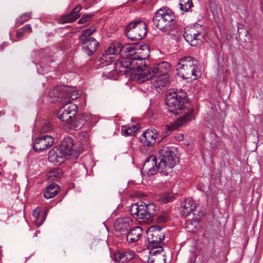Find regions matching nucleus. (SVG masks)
<instances>
[{
  "label": "nucleus",
  "mask_w": 263,
  "mask_h": 263,
  "mask_svg": "<svg viewBox=\"0 0 263 263\" xmlns=\"http://www.w3.org/2000/svg\"><path fill=\"white\" fill-rule=\"evenodd\" d=\"M68 125L70 129L77 130L80 129L84 125V123H82V121L79 116H78L76 117L75 116L71 119Z\"/></svg>",
  "instance_id": "31"
},
{
  "label": "nucleus",
  "mask_w": 263,
  "mask_h": 263,
  "mask_svg": "<svg viewBox=\"0 0 263 263\" xmlns=\"http://www.w3.org/2000/svg\"><path fill=\"white\" fill-rule=\"evenodd\" d=\"M159 167L164 169L165 176H167L171 170L176 165L177 157L168 146L162 147L159 151Z\"/></svg>",
  "instance_id": "8"
},
{
  "label": "nucleus",
  "mask_w": 263,
  "mask_h": 263,
  "mask_svg": "<svg viewBox=\"0 0 263 263\" xmlns=\"http://www.w3.org/2000/svg\"><path fill=\"white\" fill-rule=\"evenodd\" d=\"M117 78V76H115V78H114L115 79H116Z\"/></svg>",
  "instance_id": "47"
},
{
  "label": "nucleus",
  "mask_w": 263,
  "mask_h": 263,
  "mask_svg": "<svg viewBox=\"0 0 263 263\" xmlns=\"http://www.w3.org/2000/svg\"><path fill=\"white\" fill-rule=\"evenodd\" d=\"M62 105L63 108L58 112V118L61 121L65 122L68 124L70 120L77 114L78 107L75 104H71L68 106Z\"/></svg>",
  "instance_id": "12"
},
{
  "label": "nucleus",
  "mask_w": 263,
  "mask_h": 263,
  "mask_svg": "<svg viewBox=\"0 0 263 263\" xmlns=\"http://www.w3.org/2000/svg\"><path fill=\"white\" fill-rule=\"evenodd\" d=\"M142 232L143 229L140 227H131L121 239L122 240L125 239L129 243H133L139 240Z\"/></svg>",
  "instance_id": "20"
},
{
  "label": "nucleus",
  "mask_w": 263,
  "mask_h": 263,
  "mask_svg": "<svg viewBox=\"0 0 263 263\" xmlns=\"http://www.w3.org/2000/svg\"><path fill=\"white\" fill-rule=\"evenodd\" d=\"M52 130V126L51 123L46 122L44 123L41 127L40 132L42 133L50 132Z\"/></svg>",
  "instance_id": "39"
},
{
  "label": "nucleus",
  "mask_w": 263,
  "mask_h": 263,
  "mask_svg": "<svg viewBox=\"0 0 263 263\" xmlns=\"http://www.w3.org/2000/svg\"><path fill=\"white\" fill-rule=\"evenodd\" d=\"M82 9L81 5H76L68 14L62 15L61 21L62 24L71 23L80 17L79 12Z\"/></svg>",
  "instance_id": "23"
},
{
  "label": "nucleus",
  "mask_w": 263,
  "mask_h": 263,
  "mask_svg": "<svg viewBox=\"0 0 263 263\" xmlns=\"http://www.w3.org/2000/svg\"><path fill=\"white\" fill-rule=\"evenodd\" d=\"M180 8L184 12H189L193 6L192 0H180Z\"/></svg>",
  "instance_id": "34"
},
{
  "label": "nucleus",
  "mask_w": 263,
  "mask_h": 263,
  "mask_svg": "<svg viewBox=\"0 0 263 263\" xmlns=\"http://www.w3.org/2000/svg\"><path fill=\"white\" fill-rule=\"evenodd\" d=\"M79 97V93L76 91L71 92H65L64 90V100H62V105H70L72 104L71 101L77 99Z\"/></svg>",
  "instance_id": "29"
},
{
  "label": "nucleus",
  "mask_w": 263,
  "mask_h": 263,
  "mask_svg": "<svg viewBox=\"0 0 263 263\" xmlns=\"http://www.w3.org/2000/svg\"><path fill=\"white\" fill-rule=\"evenodd\" d=\"M94 26H91L81 32L78 39L81 43L82 49L88 55H91L97 49L99 42L91 35L95 31Z\"/></svg>",
  "instance_id": "6"
},
{
  "label": "nucleus",
  "mask_w": 263,
  "mask_h": 263,
  "mask_svg": "<svg viewBox=\"0 0 263 263\" xmlns=\"http://www.w3.org/2000/svg\"><path fill=\"white\" fill-rule=\"evenodd\" d=\"M24 34H25L24 31H23L22 29H18V30L17 31V32L16 33V36L17 37H22V36H23Z\"/></svg>",
  "instance_id": "44"
},
{
  "label": "nucleus",
  "mask_w": 263,
  "mask_h": 263,
  "mask_svg": "<svg viewBox=\"0 0 263 263\" xmlns=\"http://www.w3.org/2000/svg\"><path fill=\"white\" fill-rule=\"evenodd\" d=\"M141 66L142 68L139 70L138 73H135V79L139 83H142L155 75L167 76L170 69L169 63L164 61L152 67L147 66L145 63Z\"/></svg>",
  "instance_id": "4"
},
{
  "label": "nucleus",
  "mask_w": 263,
  "mask_h": 263,
  "mask_svg": "<svg viewBox=\"0 0 263 263\" xmlns=\"http://www.w3.org/2000/svg\"><path fill=\"white\" fill-rule=\"evenodd\" d=\"M134 257V253L133 251H125L122 253H119L118 258L122 263L126 262L127 261L132 260Z\"/></svg>",
  "instance_id": "32"
},
{
  "label": "nucleus",
  "mask_w": 263,
  "mask_h": 263,
  "mask_svg": "<svg viewBox=\"0 0 263 263\" xmlns=\"http://www.w3.org/2000/svg\"><path fill=\"white\" fill-rule=\"evenodd\" d=\"M125 33L131 41L140 40L146 35V24L142 20L133 21L126 27Z\"/></svg>",
  "instance_id": "9"
},
{
  "label": "nucleus",
  "mask_w": 263,
  "mask_h": 263,
  "mask_svg": "<svg viewBox=\"0 0 263 263\" xmlns=\"http://www.w3.org/2000/svg\"><path fill=\"white\" fill-rule=\"evenodd\" d=\"M140 202H136L132 204L129 209V211L131 215L135 216L136 218H140V209H141Z\"/></svg>",
  "instance_id": "33"
},
{
  "label": "nucleus",
  "mask_w": 263,
  "mask_h": 263,
  "mask_svg": "<svg viewBox=\"0 0 263 263\" xmlns=\"http://www.w3.org/2000/svg\"><path fill=\"white\" fill-rule=\"evenodd\" d=\"M178 139L179 140H182L183 139V135H179L178 136Z\"/></svg>",
  "instance_id": "46"
},
{
  "label": "nucleus",
  "mask_w": 263,
  "mask_h": 263,
  "mask_svg": "<svg viewBox=\"0 0 263 263\" xmlns=\"http://www.w3.org/2000/svg\"><path fill=\"white\" fill-rule=\"evenodd\" d=\"M77 138L82 144L83 149L87 148L90 144L89 135L87 132H79L77 133Z\"/></svg>",
  "instance_id": "27"
},
{
  "label": "nucleus",
  "mask_w": 263,
  "mask_h": 263,
  "mask_svg": "<svg viewBox=\"0 0 263 263\" xmlns=\"http://www.w3.org/2000/svg\"><path fill=\"white\" fill-rule=\"evenodd\" d=\"M180 213L182 216L185 217L189 215L191 213H193L195 216H197L199 218L204 216V213H201V214H198L197 213V209H196V205L194 201L191 198H187L184 200L181 204Z\"/></svg>",
  "instance_id": "17"
},
{
  "label": "nucleus",
  "mask_w": 263,
  "mask_h": 263,
  "mask_svg": "<svg viewBox=\"0 0 263 263\" xmlns=\"http://www.w3.org/2000/svg\"><path fill=\"white\" fill-rule=\"evenodd\" d=\"M132 220L128 217H120L117 218L114 224V228L117 233V236L121 238L127 233L128 230L132 227Z\"/></svg>",
  "instance_id": "13"
},
{
  "label": "nucleus",
  "mask_w": 263,
  "mask_h": 263,
  "mask_svg": "<svg viewBox=\"0 0 263 263\" xmlns=\"http://www.w3.org/2000/svg\"><path fill=\"white\" fill-rule=\"evenodd\" d=\"M31 18V13H25L22 14L18 18H17L16 21V27H18L20 25L23 24L24 23L28 21Z\"/></svg>",
  "instance_id": "35"
},
{
  "label": "nucleus",
  "mask_w": 263,
  "mask_h": 263,
  "mask_svg": "<svg viewBox=\"0 0 263 263\" xmlns=\"http://www.w3.org/2000/svg\"><path fill=\"white\" fill-rule=\"evenodd\" d=\"M211 134H213L214 136L215 135V134L211 133Z\"/></svg>",
  "instance_id": "48"
},
{
  "label": "nucleus",
  "mask_w": 263,
  "mask_h": 263,
  "mask_svg": "<svg viewBox=\"0 0 263 263\" xmlns=\"http://www.w3.org/2000/svg\"><path fill=\"white\" fill-rule=\"evenodd\" d=\"M21 29H22V30L24 31V33H31L32 31V28L30 25L29 24L26 25L23 28H22Z\"/></svg>",
  "instance_id": "41"
},
{
  "label": "nucleus",
  "mask_w": 263,
  "mask_h": 263,
  "mask_svg": "<svg viewBox=\"0 0 263 263\" xmlns=\"http://www.w3.org/2000/svg\"><path fill=\"white\" fill-rule=\"evenodd\" d=\"M205 35L203 28L199 24L186 27L183 33L186 41L193 46L201 45L204 42Z\"/></svg>",
  "instance_id": "7"
},
{
  "label": "nucleus",
  "mask_w": 263,
  "mask_h": 263,
  "mask_svg": "<svg viewBox=\"0 0 263 263\" xmlns=\"http://www.w3.org/2000/svg\"><path fill=\"white\" fill-rule=\"evenodd\" d=\"M157 220L158 222H165L166 221L167 218L165 216L162 215V216H158L157 218Z\"/></svg>",
  "instance_id": "43"
},
{
  "label": "nucleus",
  "mask_w": 263,
  "mask_h": 263,
  "mask_svg": "<svg viewBox=\"0 0 263 263\" xmlns=\"http://www.w3.org/2000/svg\"><path fill=\"white\" fill-rule=\"evenodd\" d=\"M140 128V126L139 124L132 125L129 127L122 126L121 127V133L124 136H134Z\"/></svg>",
  "instance_id": "30"
},
{
  "label": "nucleus",
  "mask_w": 263,
  "mask_h": 263,
  "mask_svg": "<svg viewBox=\"0 0 263 263\" xmlns=\"http://www.w3.org/2000/svg\"><path fill=\"white\" fill-rule=\"evenodd\" d=\"M120 49L117 48L116 44H111L107 49L105 50L99 59L101 64L108 65L115 60V56L120 53Z\"/></svg>",
  "instance_id": "15"
},
{
  "label": "nucleus",
  "mask_w": 263,
  "mask_h": 263,
  "mask_svg": "<svg viewBox=\"0 0 263 263\" xmlns=\"http://www.w3.org/2000/svg\"><path fill=\"white\" fill-rule=\"evenodd\" d=\"M154 25L162 32L168 34L175 27V17L167 8H161L155 13L153 18Z\"/></svg>",
  "instance_id": "3"
},
{
  "label": "nucleus",
  "mask_w": 263,
  "mask_h": 263,
  "mask_svg": "<svg viewBox=\"0 0 263 263\" xmlns=\"http://www.w3.org/2000/svg\"><path fill=\"white\" fill-rule=\"evenodd\" d=\"M66 156V155L62 151H61L58 146L52 148L48 153V159L52 163H63L65 159Z\"/></svg>",
  "instance_id": "22"
},
{
  "label": "nucleus",
  "mask_w": 263,
  "mask_h": 263,
  "mask_svg": "<svg viewBox=\"0 0 263 263\" xmlns=\"http://www.w3.org/2000/svg\"><path fill=\"white\" fill-rule=\"evenodd\" d=\"M74 145L73 140L67 137L65 138L62 141L59 146L61 151L66 155V156H73V157H78L79 154L76 152L75 150L73 148Z\"/></svg>",
  "instance_id": "19"
},
{
  "label": "nucleus",
  "mask_w": 263,
  "mask_h": 263,
  "mask_svg": "<svg viewBox=\"0 0 263 263\" xmlns=\"http://www.w3.org/2000/svg\"><path fill=\"white\" fill-rule=\"evenodd\" d=\"M147 259L148 263H165L166 258L162 247L151 249Z\"/></svg>",
  "instance_id": "21"
},
{
  "label": "nucleus",
  "mask_w": 263,
  "mask_h": 263,
  "mask_svg": "<svg viewBox=\"0 0 263 263\" xmlns=\"http://www.w3.org/2000/svg\"><path fill=\"white\" fill-rule=\"evenodd\" d=\"M82 9L81 5H76L68 14L62 15L61 21L62 24L71 23L80 17L79 12Z\"/></svg>",
  "instance_id": "24"
},
{
  "label": "nucleus",
  "mask_w": 263,
  "mask_h": 263,
  "mask_svg": "<svg viewBox=\"0 0 263 263\" xmlns=\"http://www.w3.org/2000/svg\"><path fill=\"white\" fill-rule=\"evenodd\" d=\"M186 92L182 90L170 91L166 96V104L169 112L180 115L174 123L166 125L163 132L165 137L170 135L174 130L190 121L193 116V108L185 105L186 102Z\"/></svg>",
  "instance_id": "2"
},
{
  "label": "nucleus",
  "mask_w": 263,
  "mask_h": 263,
  "mask_svg": "<svg viewBox=\"0 0 263 263\" xmlns=\"http://www.w3.org/2000/svg\"><path fill=\"white\" fill-rule=\"evenodd\" d=\"M62 175V171L60 168H55L52 170L49 175V177H52V180H55L60 179Z\"/></svg>",
  "instance_id": "36"
},
{
  "label": "nucleus",
  "mask_w": 263,
  "mask_h": 263,
  "mask_svg": "<svg viewBox=\"0 0 263 263\" xmlns=\"http://www.w3.org/2000/svg\"><path fill=\"white\" fill-rule=\"evenodd\" d=\"M54 143V138L51 135H44L37 138L33 143V148L36 152H40L48 148Z\"/></svg>",
  "instance_id": "16"
},
{
  "label": "nucleus",
  "mask_w": 263,
  "mask_h": 263,
  "mask_svg": "<svg viewBox=\"0 0 263 263\" xmlns=\"http://www.w3.org/2000/svg\"><path fill=\"white\" fill-rule=\"evenodd\" d=\"M117 48L121 50L120 53L125 57L119 59L115 64V71L118 74H124L132 70L133 72L138 73L145 63V60L149 55L148 46L143 43L129 44L123 46L121 44L115 43Z\"/></svg>",
  "instance_id": "1"
},
{
  "label": "nucleus",
  "mask_w": 263,
  "mask_h": 263,
  "mask_svg": "<svg viewBox=\"0 0 263 263\" xmlns=\"http://www.w3.org/2000/svg\"><path fill=\"white\" fill-rule=\"evenodd\" d=\"M170 83V81L167 76H157L156 79L153 82V85L156 91L160 93L163 91V88L168 86Z\"/></svg>",
  "instance_id": "26"
},
{
  "label": "nucleus",
  "mask_w": 263,
  "mask_h": 263,
  "mask_svg": "<svg viewBox=\"0 0 263 263\" xmlns=\"http://www.w3.org/2000/svg\"><path fill=\"white\" fill-rule=\"evenodd\" d=\"M47 214V212L45 211L41 216L35 218L34 223L37 227L41 226L44 223L46 218Z\"/></svg>",
  "instance_id": "37"
},
{
  "label": "nucleus",
  "mask_w": 263,
  "mask_h": 263,
  "mask_svg": "<svg viewBox=\"0 0 263 263\" xmlns=\"http://www.w3.org/2000/svg\"><path fill=\"white\" fill-rule=\"evenodd\" d=\"M157 172L161 175L165 176L164 170L159 167V163H157V157L153 155H151L145 160L141 172L143 175L151 176L155 175Z\"/></svg>",
  "instance_id": "11"
},
{
  "label": "nucleus",
  "mask_w": 263,
  "mask_h": 263,
  "mask_svg": "<svg viewBox=\"0 0 263 263\" xmlns=\"http://www.w3.org/2000/svg\"><path fill=\"white\" fill-rule=\"evenodd\" d=\"M59 191V186L55 183H51L45 190L44 196L47 199L52 198L58 193Z\"/></svg>",
  "instance_id": "28"
},
{
  "label": "nucleus",
  "mask_w": 263,
  "mask_h": 263,
  "mask_svg": "<svg viewBox=\"0 0 263 263\" xmlns=\"http://www.w3.org/2000/svg\"><path fill=\"white\" fill-rule=\"evenodd\" d=\"M157 133L155 129H147L145 130L140 138V141L142 144L143 148H141V151L143 153V148L147 146L153 147L155 143L157 138Z\"/></svg>",
  "instance_id": "18"
},
{
  "label": "nucleus",
  "mask_w": 263,
  "mask_h": 263,
  "mask_svg": "<svg viewBox=\"0 0 263 263\" xmlns=\"http://www.w3.org/2000/svg\"><path fill=\"white\" fill-rule=\"evenodd\" d=\"M141 209L140 219L145 220L146 222H151L154 217L156 216V206L153 203L146 204L143 201H140Z\"/></svg>",
  "instance_id": "14"
},
{
  "label": "nucleus",
  "mask_w": 263,
  "mask_h": 263,
  "mask_svg": "<svg viewBox=\"0 0 263 263\" xmlns=\"http://www.w3.org/2000/svg\"><path fill=\"white\" fill-rule=\"evenodd\" d=\"M44 213V212H39V210L38 209V208H36L33 211V217L35 218L36 217H39V216H41V215H42V214Z\"/></svg>",
  "instance_id": "42"
},
{
  "label": "nucleus",
  "mask_w": 263,
  "mask_h": 263,
  "mask_svg": "<svg viewBox=\"0 0 263 263\" xmlns=\"http://www.w3.org/2000/svg\"><path fill=\"white\" fill-rule=\"evenodd\" d=\"M199 208V206H197V205H196V209H197V213L198 214H201V213H204V215L205 214V213L203 212V211H201L200 210V209H198Z\"/></svg>",
  "instance_id": "45"
},
{
  "label": "nucleus",
  "mask_w": 263,
  "mask_h": 263,
  "mask_svg": "<svg viewBox=\"0 0 263 263\" xmlns=\"http://www.w3.org/2000/svg\"><path fill=\"white\" fill-rule=\"evenodd\" d=\"M79 116L82 121V123H84V124L85 123H89L91 122L92 117L89 114L84 113Z\"/></svg>",
  "instance_id": "38"
},
{
  "label": "nucleus",
  "mask_w": 263,
  "mask_h": 263,
  "mask_svg": "<svg viewBox=\"0 0 263 263\" xmlns=\"http://www.w3.org/2000/svg\"><path fill=\"white\" fill-rule=\"evenodd\" d=\"M66 88L64 86H57L49 92V101L53 103L59 102L62 104V100H64V90Z\"/></svg>",
  "instance_id": "25"
},
{
  "label": "nucleus",
  "mask_w": 263,
  "mask_h": 263,
  "mask_svg": "<svg viewBox=\"0 0 263 263\" xmlns=\"http://www.w3.org/2000/svg\"><path fill=\"white\" fill-rule=\"evenodd\" d=\"M93 14L84 15L78 21V24H82L90 21L93 17Z\"/></svg>",
  "instance_id": "40"
},
{
  "label": "nucleus",
  "mask_w": 263,
  "mask_h": 263,
  "mask_svg": "<svg viewBox=\"0 0 263 263\" xmlns=\"http://www.w3.org/2000/svg\"><path fill=\"white\" fill-rule=\"evenodd\" d=\"M198 61L194 58L188 56L180 59L177 65L176 70L179 77L191 81L197 78Z\"/></svg>",
  "instance_id": "5"
},
{
  "label": "nucleus",
  "mask_w": 263,
  "mask_h": 263,
  "mask_svg": "<svg viewBox=\"0 0 263 263\" xmlns=\"http://www.w3.org/2000/svg\"><path fill=\"white\" fill-rule=\"evenodd\" d=\"M161 230L162 227L159 226H154L149 229L147 237L149 248L156 250L162 247L161 244L165 238V234Z\"/></svg>",
  "instance_id": "10"
}]
</instances>
